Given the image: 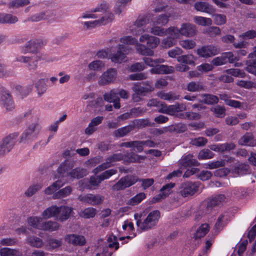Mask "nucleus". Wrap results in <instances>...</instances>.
<instances>
[{
	"label": "nucleus",
	"mask_w": 256,
	"mask_h": 256,
	"mask_svg": "<svg viewBox=\"0 0 256 256\" xmlns=\"http://www.w3.org/2000/svg\"><path fill=\"white\" fill-rule=\"evenodd\" d=\"M228 218L224 215H220L217 219L214 228L217 232H220L227 224Z\"/></svg>",
	"instance_id": "41"
},
{
	"label": "nucleus",
	"mask_w": 256,
	"mask_h": 256,
	"mask_svg": "<svg viewBox=\"0 0 256 256\" xmlns=\"http://www.w3.org/2000/svg\"><path fill=\"white\" fill-rule=\"evenodd\" d=\"M41 126L38 122L30 124L20 136V142H29L35 140L39 134Z\"/></svg>",
	"instance_id": "4"
},
{
	"label": "nucleus",
	"mask_w": 256,
	"mask_h": 256,
	"mask_svg": "<svg viewBox=\"0 0 256 256\" xmlns=\"http://www.w3.org/2000/svg\"><path fill=\"white\" fill-rule=\"evenodd\" d=\"M42 220V218L38 217H30L28 220L29 225L34 228L41 229L42 224L40 222Z\"/></svg>",
	"instance_id": "62"
},
{
	"label": "nucleus",
	"mask_w": 256,
	"mask_h": 256,
	"mask_svg": "<svg viewBox=\"0 0 256 256\" xmlns=\"http://www.w3.org/2000/svg\"><path fill=\"white\" fill-rule=\"evenodd\" d=\"M116 76V70L114 68H109L100 77L98 84L100 86H105L112 83L115 80Z\"/></svg>",
	"instance_id": "15"
},
{
	"label": "nucleus",
	"mask_w": 256,
	"mask_h": 256,
	"mask_svg": "<svg viewBox=\"0 0 256 256\" xmlns=\"http://www.w3.org/2000/svg\"><path fill=\"white\" fill-rule=\"evenodd\" d=\"M201 96L202 98V102L207 104H217L219 100L217 96L210 94H203Z\"/></svg>",
	"instance_id": "43"
},
{
	"label": "nucleus",
	"mask_w": 256,
	"mask_h": 256,
	"mask_svg": "<svg viewBox=\"0 0 256 256\" xmlns=\"http://www.w3.org/2000/svg\"><path fill=\"white\" fill-rule=\"evenodd\" d=\"M160 214L159 210H154L148 214L146 218H144L142 214H135L134 219L136 220V226L143 231L148 230L157 224L160 218Z\"/></svg>",
	"instance_id": "1"
},
{
	"label": "nucleus",
	"mask_w": 256,
	"mask_h": 256,
	"mask_svg": "<svg viewBox=\"0 0 256 256\" xmlns=\"http://www.w3.org/2000/svg\"><path fill=\"white\" fill-rule=\"evenodd\" d=\"M186 90L190 92H198L204 90V87L200 82H191L187 84Z\"/></svg>",
	"instance_id": "42"
},
{
	"label": "nucleus",
	"mask_w": 256,
	"mask_h": 256,
	"mask_svg": "<svg viewBox=\"0 0 256 256\" xmlns=\"http://www.w3.org/2000/svg\"><path fill=\"white\" fill-rule=\"evenodd\" d=\"M196 10L198 12H206L208 14L214 13L215 10L212 6L204 2H197L194 4Z\"/></svg>",
	"instance_id": "24"
},
{
	"label": "nucleus",
	"mask_w": 256,
	"mask_h": 256,
	"mask_svg": "<svg viewBox=\"0 0 256 256\" xmlns=\"http://www.w3.org/2000/svg\"><path fill=\"white\" fill-rule=\"evenodd\" d=\"M58 207L56 206H52L45 210L42 214L44 218H49L52 217H56L57 219Z\"/></svg>",
	"instance_id": "35"
},
{
	"label": "nucleus",
	"mask_w": 256,
	"mask_h": 256,
	"mask_svg": "<svg viewBox=\"0 0 256 256\" xmlns=\"http://www.w3.org/2000/svg\"><path fill=\"white\" fill-rule=\"evenodd\" d=\"M199 188V184L197 182H182L180 188V193L184 198L194 195Z\"/></svg>",
	"instance_id": "6"
},
{
	"label": "nucleus",
	"mask_w": 256,
	"mask_h": 256,
	"mask_svg": "<svg viewBox=\"0 0 256 256\" xmlns=\"http://www.w3.org/2000/svg\"><path fill=\"white\" fill-rule=\"evenodd\" d=\"M186 129V126L182 123L175 124L169 127V130L170 132H176V133L184 132Z\"/></svg>",
	"instance_id": "51"
},
{
	"label": "nucleus",
	"mask_w": 256,
	"mask_h": 256,
	"mask_svg": "<svg viewBox=\"0 0 256 256\" xmlns=\"http://www.w3.org/2000/svg\"><path fill=\"white\" fill-rule=\"evenodd\" d=\"M18 18L12 14L0 13V23L13 24L18 22Z\"/></svg>",
	"instance_id": "33"
},
{
	"label": "nucleus",
	"mask_w": 256,
	"mask_h": 256,
	"mask_svg": "<svg viewBox=\"0 0 256 256\" xmlns=\"http://www.w3.org/2000/svg\"><path fill=\"white\" fill-rule=\"evenodd\" d=\"M42 188L40 184H35L30 186L25 192L24 194L27 196H31L40 190Z\"/></svg>",
	"instance_id": "59"
},
{
	"label": "nucleus",
	"mask_w": 256,
	"mask_h": 256,
	"mask_svg": "<svg viewBox=\"0 0 256 256\" xmlns=\"http://www.w3.org/2000/svg\"><path fill=\"white\" fill-rule=\"evenodd\" d=\"M160 214L159 210H154L148 214L146 218H144L142 214H135L134 219L136 220V226L143 231L148 230L157 224L160 218Z\"/></svg>",
	"instance_id": "2"
},
{
	"label": "nucleus",
	"mask_w": 256,
	"mask_h": 256,
	"mask_svg": "<svg viewBox=\"0 0 256 256\" xmlns=\"http://www.w3.org/2000/svg\"><path fill=\"white\" fill-rule=\"evenodd\" d=\"M175 186L174 183H170L164 186L160 189V193L152 200V202H157L161 199L166 198L170 193L171 190Z\"/></svg>",
	"instance_id": "20"
},
{
	"label": "nucleus",
	"mask_w": 256,
	"mask_h": 256,
	"mask_svg": "<svg viewBox=\"0 0 256 256\" xmlns=\"http://www.w3.org/2000/svg\"><path fill=\"white\" fill-rule=\"evenodd\" d=\"M64 240L66 242L74 246H82L84 245L86 242L84 236L74 234H66L64 236Z\"/></svg>",
	"instance_id": "19"
},
{
	"label": "nucleus",
	"mask_w": 256,
	"mask_h": 256,
	"mask_svg": "<svg viewBox=\"0 0 256 256\" xmlns=\"http://www.w3.org/2000/svg\"><path fill=\"white\" fill-rule=\"evenodd\" d=\"M40 60V58L38 56H19L16 57V61L28 64L27 67L30 70H36L38 67V62Z\"/></svg>",
	"instance_id": "18"
},
{
	"label": "nucleus",
	"mask_w": 256,
	"mask_h": 256,
	"mask_svg": "<svg viewBox=\"0 0 256 256\" xmlns=\"http://www.w3.org/2000/svg\"><path fill=\"white\" fill-rule=\"evenodd\" d=\"M59 228V224L56 222L48 221L42 224L41 229L44 230L54 231Z\"/></svg>",
	"instance_id": "44"
},
{
	"label": "nucleus",
	"mask_w": 256,
	"mask_h": 256,
	"mask_svg": "<svg viewBox=\"0 0 256 256\" xmlns=\"http://www.w3.org/2000/svg\"><path fill=\"white\" fill-rule=\"evenodd\" d=\"M138 181L136 176L134 175H127L122 178L115 184H114L112 189L114 190H123L126 188H128Z\"/></svg>",
	"instance_id": "7"
},
{
	"label": "nucleus",
	"mask_w": 256,
	"mask_h": 256,
	"mask_svg": "<svg viewBox=\"0 0 256 256\" xmlns=\"http://www.w3.org/2000/svg\"><path fill=\"white\" fill-rule=\"evenodd\" d=\"M78 199L80 201L88 203L90 205L98 206L102 202L104 197L99 194H88L84 195H80Z\"/></svg>",
	"instance_id": "12"
},
{
	"label": "nucleus",
	"mask_w": 256,
	"mask_h": 256,
	"mask_svg": "<svg viewBox=\"0 0 256 256\" xmlns=\"http://www.w3.org/2000/svg\"><path fill=\"white\" fill-rule=\"evenodd\" d=\"M174 68L166 65L157 64L150 69V72L152 74H170L174 72Z\"/></svg>",
	"instance_id": "23"
},
{
	"label": "nucleus",
	"mask_w": 256,
	"mask_h": 256,
	"mask_svg": "<svg viewBox=\"0 0 256 256\" xmlns=\"http://www.w3.org/2000/svg\"><path fill=\"white\" fill-rule=\"evenodd\" d=\"M210 230V226L208 224H203L198 228L194 234L192 238L198 240L205 236Z\"/></svg>",
	"instance_id": "32"
},
{
	"label": "nucleus",
	"mask_w": 256,
	"mask_h": 256,
	"mask_svg": "<svg viewBox=\"0 0 256 256\" xmlns=\"http://www.w3.org/2000/svg\"><path fill=\"white\" fill-rule=\"evenodd\" d=\"M158 96L161 99L174 101L180 99V96L176 94V92H160L158 94Z\"/></svg>",
	"instance_id": "36"
},
{
	"label": "nucleus",
	"mask_w": 256,
	"mask_h": 256,
	"mask_svg": "<svg viewBox=\"0 0 256 256\" xmlns=\"http://www.w3.org/2000/svg\"><path fill=\"white\" fill-rule=\"evenodd\" d=\"M194 21L196 23L202 26H210L212 24L211 18L200 16H194Z\"/></svg>",
	"instance_id": "55"
},
{
	"label": "nucleus",
	"mask_w": 256,
	"mask_h": 256,
	"mask_svg": "<svg viewBox=\"0 0 256 256\" xmlns=\"http://www.w3.org/2000/svg\"><path fill=\"white\" fill-rule=\"evenodd\" d=\"M220 50L212 45L202 46L196 50V54L200 58H208L219 54Z\"/></svg>",
	"instance_id": "13"
},
{
	"label": "nucleus",
	"mask_w": 256,
	"mask_h": 256,
	"mask_svg": "<svg viewBox=\"0 0 256 256\" xmlns=\"http://www.w3.org/2000/svg\"><path fill=\"white\" fill-rule=\"evenodd\" d=\"M57 220L63 222L68 220L72 212V209L66 206L58 207Z\"/></svg>",
	"instance_id": "29"
},
{
	"label": "nucleus",
	"mask_w": 256,
	"mask_h": 256,
	"mask_svg": "<svg viewBox=\"0 0 256 256\" xmlns=\"http://www.w3.org/2000/svg\"><path fill=\"white\" fill-rule=\"evenodd\" d=\"M132 125L134 126V129L136 127L138 128H144L146 126H151L152 123L150 122L147 119H138L134 120L132 122Z\"/></svg>",
	"instance_id": "46"
},
{
	"label": "nucleus",
	"mask_w": 256,
	"mask_h": 256,
	"mask_svg": "<svg viewBox=\"0 0 256 256\" xmlns=\"http://www.w3.org/2000/svg\"><path fill=\"white\" fill-rule=\"evenodd\" d=\"M0 103L8 110L14 108V104L9 92L4 86H0Z\"/></svg>",
	"instance_id": "10"
},
{
	"label": "nucleus",
	"mask_w": 256,
	"mask_h": 256,
	"mask_svg": "<svg viewBox=\"0 0 256 256\" xmlns=\"http://www.w3.org/2000/svg\"><path fill=\"white\" fill-rule=\"evenodd\" d=\"M97 211L95 208H88L84 209L80 213V216L84 218H94Z\"/></svg>",
	"instance_id": "47"
},
{
	"label": "nucleus",
	"mask_w": 256,
	"mask_h": 256,
	"mask_svg": "<svg viewBox=\"0 0 256 256\" xmlns=\"http://www.w3.org/2000/svg\"><path fill=\"white\" fill-rule=\"evenodd\" d=\"M212 14V16L214 21V23L216 25H222L226 23V18L224 14H214V13Z\"/></svg>",
	"instance_id": "60"
},
{
	"label": "nucleus",
	"mask_w": 256,
	"mask_h": 256,
	"mask_svg": "<svg viewBox=\"0 0 256 256\" xmlns=\"http://www.w3.org/2000/svg\"><path fill=\"white\" fill-rule=\"evenodd\" d=\"M134 130V126L130 124L128 126L118 128L113 132V135L116 138H122Z\"/></svg>",
	"instance_id": "30"
},
{
	"label": "nucleus",
	"mask_w": 256,
	"mask_h": 256,
	"mask_svg": "<svg viewBox=\"0 0 256 256\" xmlns=\"http://www.w3.org/2000/svg\"><path fill=\"white\" fill-rule=\"evenodd\" d=\"M214 156V154L208 149H204L200 151L198 155L199 160L212 158Z\"/></svg>",
	"instance_id": "63"
},
{
	"label": "nucleus",
	"mask_w": 256,
	"mask_h": 256,
	"mask_svg": "<svg viewBox=\"0 0 256 256\" xmlns=\"http://www.w3.org/2000/svg\"><path fill=\"white\" fill-rule=\"evenodd\" d=\"M44 44V42L41 40H32L20 48V51L23 54L34 53Z\"/></svg>",
	"instance_id": "16"
},
{
	"label": "nucleus",
	"mask_w": 256,
	"mask_h": 256,
	"mask_svg": "<svg viewBox=\"0 0 256 256\" xmlns=\"http://www.w3.org/2000/svg\"><path fill=\"white\" fill-rule=\"evenodd\" d=\"M88 174L86 169L80 168H76L71 170L69 172L67 179L73 180L75 178L80 179L86 176Z\"/></svg>",
	"instance_id": "27"
},
{
	"label": "nucleus",
	"mask_w": 256,
	"mask_h": 256,
	"mask_svg": "<svg viewBox=\"0 0 256 256\" xmlns=\"http://www.w3.org/2000/svg\"><path fill=\"white\" fill-rule=\"evenodd\" d=\"M227 201V198L225 195L219 194L212 196L208 198L205 200L206 214H208L212 212L214 208L220 206Z\"/></svg>",
	"instance_id": "5"
},
{
	"label": "nucleus",
	"mask_w": 256,
	"mask_h": 256,
	"mask_svg": "<svg viewBox=\"0 0 256 256\" xmlns=\"http://www.w3.org/2000/svg\"><path fill=\"white\" fill-rule=\"evenodd\" d=\"M132 90L134 92H138L144 96L154 91V88L152 81L146 80L141 82L134 83Z\"/></svg>",
	"instance_id": "11"
},
{
	"label": "nucleus",
	"mask_w": 256,
	"mask_h": 256,
	"mask_svg": "<svg viewBox=\"0 0 256 256\" xmlns=\"http://www.w3.org/2000/svg\"><path fill=\"white\" fill-rule=\"evenodd\" d=\"M72 168V164L68 160H66L60 164L58 168V172L62 178H67Z\"/></svg>",
	"instance_id": "26"
},
{
	"label": "nucleus",
	"mask_w": 256,
	"mask_h": 256,
	"mask_svg": "<svg viewBox=\"0 0 256 256\" xmlns=\"http://www.w3.org/2000/svg\"><path fill=\"white\" fill-rule=\"evenodd\" d=\"M62 186L63 183L61 181L57 180L48 187L45 190L44 193L48 195L52 194Z\"/></svg>",
	"instance_id": "49"
},
{
	"label": "nucleus",
	"mask_w": 256,
	"mask_h": 256,
	"mask_svg": "<svg viewBox=\"0 0 256 256\" xmlns=\"http://www.w3.org/2000/svg\"><path fill=\"white\" fill-rule=\"evenodd\" d=\"M30 4V0H12L8 4L10 8H18Z\"/></svg>",
	"instance_id": "40"
},
{
	"label": "nucleus",
	"mask_w": 256,
	"mask_h": 256,
	"mask_svg": "<svg viewBox=\"0 0 256 256\" xmlns=\"http://www.w3.org/2000/svg\"><path fill=\"white\" fill-rule=\"evenodd\" d=\"M169 20V16L166 14H160L154 21V24L161 26L166 25Z\"/></svg>",
	"instance_id": "64"
},
{
	"label": "nucleus",
	"mask_w": 256,
	"mask_h": 256,
	"mask_svg": "<svg viewBox=\"0 0 256 256\" xmlns=\"http://www.w3.org/2000/svg\"><path fill=\"white\" fill-rule=\"evenodd\" d=\"M180 28L182 36L186 37H192L196 33V26L190 23L182 24Z\"/></svg>",
	"instance_id": "25"
},
{
	"label": "nucleus",
	"mask_w": 256,
	"mask_h": 256,
	"mask_svg": "<svg viewBox=\"0 0 256 256\" xmlns=\"http://www.w3.org/2000/svg\"><path fill=\"white\" fill-rule=\"evenodd\" d=\"M104 64L103 63L102 61L97 60H94L92 62H91L88 64V68L90 70H102V69L104 68Z\"/></svg>",
	"instance_id": "57"
},
{
	"label": "nucleus",
	"mask_w": 256,
	"mask_h": 256,
	"mask_svg": "<svg viewBox=\"0 0 256 256\" xmlns=\"http://www.w3.org/2000/svg\"><path fill=\"white\" fill-rule=\"evenodd\" d=\"M186 110V106L182 103L177 102L174 104L168 106V114L176 115V113Z\"/></svg>",
	"instance_id": "34"
},
{
	"label": "nucleus",
	"mask_w": 256,
	"mask_h": 256,
	"mask_svg": "<svg viewBox=\"0 0 256 256\" xmlns=\"http://www.w3.org/2000/svg\"><path fill=\"white\" fill-rule=\"evenodd\" d=\"M107 241L108 242V248H114L115 250H118L119 248V243L118 242L117 238L114 235H110L108 238Z\"/></svg>",
	"instance_id": "61"
},
{
	"label": "nucleus",
	"mask_w": 256,
	"mask_h": 256,
	"mask_svg": "<svg viewBox=\"0 0 256 256\" xmlns=\"http://www.w3.org/2000/svg\"><path fill=\"white\" fill-rule=\"evenodd\" d=\"M28 243L32 247L41 248L42 246L44 243L42 240L35 236H31L27 239Z\"/></svg>",
	"instance_id": "48"
},
{
	"label": "nucleus",
	"mask_w": 256,
	"mask_h": 256,
	"mask_svg": "<svg viewBox=\"0 0 256 256\" xmlns=\"http://www.w3.org/2000/svg\"><path fill=\"white\" fill-rule=\"evenodd\" d=\"M108 6L106 2H103L98 6L92 11L93 12H101L102 13L103 16L100 20L84 22V26L88 29H89L96 26L104 25L112 22L114 18V14L108 12Z\"/></svg>",
	"instance_id": "3"
},
{
	"label": "nucleus",
	"mask_w": 256,
	"mask_h": 256,
	"mask_svg": "<svg viewBox=\"0 0 256 256\" xmlns=\"http://www.w3.org/2000/svg\"><path fill=\"white\" fill-rule=\"evenodd\" d=\"M179 164L184 168L190 167L192 166H198V162L195 159L192 158V156L188 154L184 156L179 161Z\"/></svg>",
	"instance_id": "28"
},
{
	"label": "nucleus",
	"mask_w": 256,
	"mask_h": 256,
	"mask_svg": "<svg viewBox=\"0 0 256 256\" xmlns=\"http://www.w3.org/2000/svg\"><path fill=\"white\" fill-rule=\"evenodd\" d=\"M254 136L252 133L247 132L239 140L238 144L242 146H252L254 142Z\"/></svg>",
	"instance_id": "37"
},
{
	"label": "nucleus",
	"mask_w": 256,
	"mask_h": 256,
	"mask_svg": "<svg viewBox=\"0 0 256 256\" xmlns=\"http://www.w3.org/2000/svg\"><path fill=\"white\" fill-rule=\"evenodd\" d=\"M124 155L122 154L119 153V154H112V156L108 157L106 160V162L102 163V164L99 165L96 168L93 170V172L94 174H97L98 173L103 171L110 166H112V163L118 162L120 160H124Z\"/></svg>",
	"instance_id": "8"
},
{
	"label": "nucleus",
	"mask_w": 256,
	"mask_h": 256,
	"mask_svg": "<svg viewBox=\"0 0 256 256\" xmlns=\"http://www.w3.org/2000/svg\"><path fill=\"white\" fill-rule=\"evenodd\" d=\"M38 94L39 96H41L46 90V84L44 79L41 78L35 84Z\"/></svg>",
	"instance_id": "54"
},
{
	"label": "nucleus",
	"mask_w": 256,
	"mask_h": 256,
	"mask_svg": "<svg viewBox=\"0 0 256 256\" xmlns=\"http://www.w3.org/2000/svg\"><path fill=\"white\" fill-rule=\"evenodd\" d=\"M16 136L11 134L4 138L0 143V157L4 156L13 148L16 143Z\"/></svg>",
	"instance_id": "9"
},
{
	"label": "nucleus",
	"mask_w": 256,
	"mask_h": 256,
	"mask_svg": "<svg viewBox=\"0 0 256 256\" xmlns=\"http://www.w3.org/2000/svg\"><path fill=\"white\" fill-rule=\"evenodd\" d=\"M126 160L128 162H140L145 159L146 156L138 155L134 152L128 153L124 155Z\"/></svg>",
	"instance_id": "39"
},
{
	"label": "nucleus",
	"mask_w": 256,
	"mask_h": 256,
	"mask_svg": "<svg viewBox=\"0 0 256 256\" xmlns=\"http://www.w3.org/2000/svg\"><path fill=\"white\" fill-rule=\"evenodd\" d=\"M235 148L236 145L233 142H226L224 144H212L210 146L211 150L221 153L233 150Z\"/></svg>",
	"instance_id": "21"
},
{
	"label": "nucleus",
	"mask_w": 256,
	"mask_h": 256,
	"mask_svg": "<svg viewBox=\"0 0 256 256\" xmlns=\"http://www.w3.org/2000/svg\"><path fill=\"white\" fill-rule=\"evenodd\" d=\"M130 51L129 46L120 44L116 52L112 56L110 59L114 63H122L126 60V55Z\"/></svg>",
	"instance_id": "14"
},
{
	"label": "nucleus",
	"mask_w": 256,
	"mask_h": 256,
	"mask_svg": "<svg viewBox=\"0 0 256 256\" xmlns=\"http://www.w3.org/2000/svg\"><path fill=\"white\" fill-rule=\"evenodd\" d=\"M166 34L170 35V36L176 40L182 36L180 28L175 26H170L166 29Z\"/></svg>",
	"instance_id": "52"
},
{
	"label": "nucleus",
	"mask_w": 256,
	"mask_h": 256,
	"mask_svg": "<svg viewBox=\"0 0 256 256\" xmlns=\"http://www.w3.org/2000/svg\"><path fill=\"white\" fill-rule=\"evenodd\" d=\"M146 24V20L144 18L138 19L134 23V26H136V32L134 33V32L132 30V33L136 35H139L142 34L144 30L141 27L144 25Z\"/></svg>",
	"instance_id": "56"
},
{
	"label": "nucleus",
	"mask_w": 256,
	"mask_h": 256,
	"mask_svg": "<svg viewBox=\"0 0 256 256\" xmlns=\"http://www.w3.org/2000/svg\"><path fill=\"white\" fill-rule=\"evenodd\" d=\"M237 60H238V58L234 56L232 52H226L223 53L222 56L214 58L212 63L214 66H219L224 64L227 62L233 63Z\"/></svg>",
	"instance_id": "17"
},
{
	"label": "nucleus",
	"mask_w": 256,
	"mask_h": 256,
	"mask_svg": "<svg viewBox=\"0 0 256 256\" xmlns=\"http://www.w3.org/2000/svg\"><path fill=\"white\" fill-rule=\"evenodd\" d=\"M146 198V194L144 192H140L128 200L127 204L132 206H135L140 203Z\"/></svg>",
	"instance_id": "50"
},
{
	"label": "nucleus",
	"mask_w": 256,
	"mask_h": 256,
	"mask_svg": "<svg viewBox=\"0 0 256 256\" xmlns=\"http://www.w3.org/2000/svg\"><path fill=\"white\" fill-rule=\"evenodd\" d=\"M140 140H133L122 142L120 146L126 148H131L134 150L138 152H141L144 150V148L141 147Z\"/></svg>",
	"instance_id": "31"
},
{
	"label": "nucleus",
	"mask_w": 256,
	"mask_h": 256,
	"mask_svg": "<svg viewBox=\"0 0 256 256\" xmlns=\"http://www.w3.org/2000/svg\"><path fill=\"white\" fill-rule=\"evenodd\" d=\"M53 16V12L50 10L40 12L28 18L25 22L30 21L37 22L42 20L48 19Z\"/></svg>",
	"instance_id": "22"
},
{
	"label": "nucleus",
	"mask_w": 256,
	"mask_h": 256,
	"mask_svg": "<svg viewBox=\"0 0 256 256\" xmlns=\"http://www.w3.org/2000/svg\"><path fill=\"white\" fill-rule=\"evenodd\" d=\"M178 62L185 64H194V62L192 55H182L177 58Z\"/></svg>",
	"instance_id": "53"
},
{
	"label": "nucleus",
	"mask_w": 256,
	"mask_h": 256,
	"mask_svg": "<svg viewBox=\"0 0 256 256\" xmlns=\"http://www.w3.org/2000/svg\"><path fill=\"white\" fill-rule=\"evenodd\" d=\"M143 60L146 65L150 67H154L157 64L164 62V60L163 58H156L154 60L150 57H144L143 58Z\"/></svg>",
	"instance_id": "58"
},
{
	"label": "nucleus",
	"mask_w": 256,
	"mask_h": 256,
	"mask_svg": "<svg viewBox=\"0 0 256 256\" xmlns=\"http://www.w3.org/2000/svg\"><path fill=\"white\" fill-rule=\"evenodd\" d=\"M72 191V188L70 186H67L64 188L56 192L54 194L52 198L54 199H58L65 198L70 195Z\"/></svg>",
	"instance_id": "38"
},
{
	"label": "nucleus",
	"mask_w": 256,
	"mask_h": 256,
	"mask_svg": "<svg viewBox=\"0 0 256 256\" xmlns=\"http://www.w3.org/2000/svg\"><path fill=\"white\" fill-rule=\"evenodd\" d=\"M136 49L138 53L142 55L152 56L154 54V51L146 47L144 45L139 44L137 42L136 44Z\"/></svg>",
	"instance_id": "45"
}]
</instances>
